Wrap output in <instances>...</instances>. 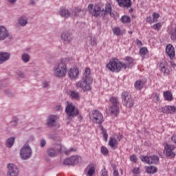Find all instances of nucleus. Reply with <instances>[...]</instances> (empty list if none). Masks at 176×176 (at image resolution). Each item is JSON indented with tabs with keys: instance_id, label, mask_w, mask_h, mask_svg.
Masks as SVG:
<instances>
[{
	"instance_id": "39",
	"label": "nucleus",
	"mask_w": 176,
	"mask_h": 176,
	"mask_svg": "<svg viewBox=\"0 0 176 176\" xmlns=\"http://www.w3.org/2000/svg\"><path fill=\"white\" fill-rule=\"evenodd\" d=\"M94 173H96V168H94V166H91L87 173L88 175L93 176Z\"/></svg>"
},
{
	"instance_id": "4",
	"label": "nucleus",
	"mask_w": 176,
	"mask_h": 176,
	"mask_svg": "<svg viewBox=\"0 0 176 176\" xmlns=\"http://www.w3.org/2000/svg\"><path fill=\"white\" fill-rule=\"evenodd\" d=\"M78 114L79 110L76 109L72 103H68L67 106V120H72Z\"/></svg>"
},
{
	"instance_id": "47",
	"label": "nucleus",
	"mask_w": 176,
	"mask_h": 176,
	"mask_svg": "<svg viewBox=\"0 0 176 176\" xmlns=\"http://www.w3.org/2000/svg\"><path fill=\"white\" fill-rule=\"evenodd\" d=\"M101 173V176H108V171H107L105 168L102 170Z\"/></svg>"
},
{
	"instance_id": "61",
	"label": "nucleus",
	"mask_w": 176,
	"mask_h": 176,
	"mask_svg": "<svg viewBox=\"0 0 176 176\" xmlns=\"http://www.w3.org/2000/svg\"><path fill=\"white\" fill-rule=\"evenodd\" d=\"M111 167H112V168L114 170V171H115V170H116V164H111Z\"/></svg>"
},
{
	"instance_id": "26",
	"label": "nucleus",
	"mask_w": 176,
	"mask_h": 176,
	"mask_svg": "<svg viewBox=\"0 0 176 176\" xmlns=\"http://www.w3.org/2000/svg\"><path fill=\"white\" fill-rule=\"evenodd\" d=\"M164 97L167 101H173V94L170 91H166L164 92Z\"/></svg>"
},
{
	"instance_id": "25",
	"label": "nucleus",
	"mask_w": 176,
	"mask_h": 176,
	"mask_svg": "<svg viewBox=\"0 0 176 176\" xmlns=\"http://www.w3.org/2000/svg\"><path fill=\"white\" fill-rule=\"evenodd\" d=\"M118 140L116 138H111L109 141V145L113 149H116L118 148Z\"/></svg>"
},
{
	"instance_id": "45",
	"label": "nucleus",
	"mask_w": 176,
	"mask_h": 176,
	"mask_svg": "<svg viewBox=\"0 0 176 176\" xmlns=\"http://www.w3.org/2000/svg\"><path fill=\"white\" fill-rule=\"evenodd\" d=\"M60 38L62 41H63V42L65 43V41H67V32H63L61 34Z\"/></svg>"
},
{
	"instance_id": "12",
	"label": "nucleus",
	"mask_w": 176,
	"mask_h": 176,
	"mask_svg": "<svg viewBox=\"0 0 176 176\" xmlns=\"http://www.w3.org/2000/svg\"><path fill=\"white\" fill-rule=\"evenodd\" d=\"M67 16H72V17H83V16L86 14V11L79 8H74V9L72 11H67Z\"/></svg>"
},
{
	"instance_id": "18",
	"label": "nucleus",
	"mask_w": 176,
	"mask_h": 176,
	"mask_svg": "<svg viewBox=\"0 0 176 176\" xmlns=\"http://www.w3.org/2000/svg\"><path fill=\"white\" fill-rule=\"evenodd\" d=\"M9 36V32L4 26H0V41H5Z\"/></svg>"
},
{
	"instance_id": "52",
	"label": "nucleus",
	"mask_w": 176,
	"mask_h": 176,
	"mask_svg": "<svg viewBox=\"0 0 176 176\" xmlns=\"http://www.w3.org/2000/svg\"><path fill=\"white\" fill-rule=\"evenodd\" d=\"M10 125L12 126V127L17 126V120L11 121Z\"/></svg>"
},
{
	"instance_id": "16",
	"label": "nucleus",
	"mask_w": 176,
	"mask_h": 176,
	"mask_svg": "<svg viewBox=\"0 0 176 176\" xmlns=\"http://www.w3.org/2000/svg\"><path fill=\"white\" fill-rule=\"evenodd\" d=\"M68 76L71 80H76L79 76V69L76 67H72L69 70Z\"/></svg>"
},
{
	"instance_id": "44",
	"label": "nucleus",
	"mask_w": 176,
	"mask_h": 176,
	"mask_svg": "<svg viewBox=\"0 0 176 176\" xmlns=\"http://www.w3.org/2000/svg\"><path fill=\"white\" fill-rule=\"evenodd\" d=\"M100 151L102 155H108V148H107L105 146H102L100 148Z\"/></svg>"
},
{
	"instance_id": "36",
	"label": "nucleus",
	"mask_w": 176,
	"mask_h": 176,
	"mask_svg": "<svg viewBox=\"0 0 176 176\" xmlns=\"http://www.w3.org/2000/svg\"><path fill=\"white\" fill-rule=\"evenodd\" d=\"M121 21L122 23H131V18L127 15L122 16L121 18Z\"/></svg>"
},
{
	"instance_id": "15",
	"label": "nucleus",
	"mask_w": 176,
	"mask_h": 176,
	"mask_svg": "<svg viewBox=\"0 0 176 176\" xmlns=\"http://www.w3.org/2000/svg\"><path fill=\"white\" fill-rule=\"evenodd\" d=\"M166 55L170 58V60H174L175 57V48L171 44H168L166 47Z\"/></svg>"
},
{
	"instance_id": "53",
	"label": "nucleus",
	"mask_w": 176,
	"mask_h": 176,
	"mask_svg": "<svg viewBox=\"0 0 176 176\" xmlns=\"http://www.w3.org/2000/svg\"><path fill=\"white\" fill-rule=\"evenodd\" d=\"M67 42H71L72 41V33H69V36H67Z\"/></svg>"
},
{
	"instance_id": "22",
	"label": "nucleus",
	"mask_w": 176,
	"mask_h": 176,
	"mask_svg": "<svg viewBox=\"0 0 176 176\" xmlns=\"http://www.w3.org/2000/svg\"><path fill=\"white\" fill-rule=\"evenodd\" d=\"M10 58V54L8 52H0V64H3L4 61H8Z\"/></svg>"
},
{
	"instance_id": "17",
	"label": "nucleus",
	"mask_w": 176,
	"mask_h": 176,
	"mask_svg": "<svg viewBox=\"0 0 176 176\" xmlns=\"http://www.w3.org/2000/svg\"><path fill=\"white\" fill-rule=\"evenodd\" d=\"M160 71L162 72L164 75H170V69H168V66L167 65V63L166 61L162 60L160 63Z\"/></svg>"
},
{
	"instance_id": "21",
	"label": "nucleus",
	"mask_w": 176,
	"mask_h": 176,
	"mask_svg": "<svg viewBox=\"0 0 176 176\" xmlns=\"http://www.w3.org/2000/svg\"><path fill=\"white\" fill-rule=\"evenodd\" d=\"M164 113H174L176 111V108L174 106H165L162 109Z\"/></svg>"
},
{
	"instance_id": "8",
	"label": "nucleus",
	"mask_w": 176,
	"mask_h": 176,
	"mask_svg": "<svg viewBox=\"0 0 176 176\" xmlns=\"http://www.w3.org/2000/svg\"><path fill=\"white\" fill-rule=\"evenodd\" d=\"M121 97L123 105L126 108H131L134 105V100L131 98L129 92H123Z\"/></svg>"
},
{
	"instance_id": "14",
	"label": "nucleus",
	"mask_w": 176,
	"mask_h": 176,
	"mask_svg": "<svg viewBox=\"0 0 176 176\" xmlns=\"http://www.w3.org/2000/svg\"><path fill=\"white\" fill-rule=\"evenodd\" d=\"M82 162V158L78 155H73L67 160V166H75Z\"/></svg>"
},
{
	"instance_id": "35",
	"label": "nucleus",
	"mask_w": 176,
	"mask_h": 176,
	"mask_svg": "<svg viewBox=\"0 0 176 176\" xmlns=\"http://www.w3.org/2000/svg\"><path fill=\"white\" fill-rule=\"evenodd\" d=\"M108 13H109L110 16H112V8L109 6H106V9L103 12V16L108 14Z\"/></svg>"
},
{
	"instance_id": "7",
	"label": "nucleus",
	"mask_w": 176,
	"mask_h": 176,
	"mask_svg": "<svg viewBox=\"0 0 176 176\" xmlns=\"http://www.w3.org/2000/svg\"><path fill=\"white\" fill-rule=\"evenodd\" d=\"M88 9L92 16L94 17H98V16H104V8H101L100 6L96 5L93 8V4L88 6Z\"/></svg>"
},
{
	"instance_id": "49",
	"label": "nucleus",
	"mask_w": 176,
	"mask_h": 176,
	"mask_svg": "<svg viewBox=\"0 0 176 176\" xmlns=\"http://www.w3.org/2000/svg\"><path fill=\"white\" fill-rule=\"evenodd\" d=\"M40 145L41 148H44V146L46 145V140L42 139L40 142Z\"/></svg>"
},
{
	"instance_id": "46",
	"label": "nucleus",
	"mask_w": 176,
	"mask_h": 176,
	"mask_svg": "<svg viewBox=\"0 0 176 176\" xmlns=\"http://www.w3.org/2000/svg\"><path fill=\"white\" fill-rule=\"evenodd\" d=\"M131 162H133V163H137V161L138 160V158L137 157V155H131L130 157Z\"/></svg>"
},
{
	"instance_id": "30",
	"label": "nucleus",
	"mask_w": 176,
	"mask_h": 176,
	"mask_svg": "<svg viewBox=\"0 0 176 176\" xmlns=\"http://www.w3.org/2000/svg\"><path fill=\"white\" fill-rule=\"evenodd\" d=\"M146 172L148 174H155V173H157V168L156 166H148L146 169Z\"/></svg>"
},
{
	"instance_id": "58",
	"label": "nucleus",
	"mask_w": 176,
	"mask_h": 176,
	"mask_svg": "<svg viewBox=\"0 0 176 176\" xmlns=\"http://www.w3.org/2000/svg\"><path fill=\"white\" fill-rule=\"evenodd\" d=\"M113 176H119V172L116 170H113Z\"/></svg>"
},
{
	"instance_id": "55",
	"label": "nucleus",
	"mask_w": 176,
	"mask_h": 176,
	"mask_svg": "<svg viewBox=\"0 0 176 176\" xmlns=\"http://www.w3.org/2000/svg\"><path fill=\"white\" fill-rule=\"evenodd\" d=\"M47 86H49V83L46 81H44L43 82V87L45 89V88L47 87Z\"/></svg>"
},
{
	"instance_id": "57",
	"label": "nucleus",
	"mask_w": 176,
	"mask_h": 176,
	"mask_svg": "<svg viewBox=\"0 0 176 176\" xmlns=\"http://www.w3.org/2000/svg\"><path fill=\"white\" fill-rule=\"evenodd\" d=\"M136 44L139 46H142V41L140 40H136Z\"/></svg>"
},
{
	"instance_id": "48",
	"label": "nucleus",
	"mask_w": 176,
	"mask_h": 176,
	"mask_svg": "<svg viewBox=\"0 0 176 176\" xmlns=\"http://www.w3.org/2000/svg\"><path fill=\"white\" fill-rule=\"evenodd\" d=\"M160 98H159V94H155V96H154V98H153V101L155 102H159V101H160Z\"/></svg>"
},
{
	"instance_id": "34",
	"label": "nucleus",
	"mask_w": 176,
	"mask_h": 176,
	"mask_svg": "<svg viewBox=\"0 0 176 176\" xmlns=\"http://www.w3.org/2000/svg\"><path fill=\"white\" fill-rule=\"evenodd\" d=\"M126 67H129L130 68H131V67H133V58L131 57H126Z\"/></svg>"
},
{
	"instance_id": "63",
	"label": "nucleus",
	"mask_w": 176,
	"mask_h": 176,
	"mask_svg": "<svg viewBox=\"0 0 176 176\" xmlns=\"http://www.w3.org/2000/svg\"><path fill=\"white\" fill-rule=\"evenodd\" d=\"M60 109H61V106L56 107V110L60 111Z\"/></svg>"
},
{
	"instance_id": "51",
	"label": "nucleus",
	"mask_w": 176,
	"mask_h": 176,
	"mask_svg": "<svg viewBox=\"0 0 176 176\" xmlns=\"http://www.w3.org/2000/svg\"><path fill=\"white\" fill-rule=\"evenodd\" d=\"M133 174H140V168H134L133 169Z\"/></svg>"
},
{
	"instance_id": "20",
	"label": "nucleus",
	"mask_w": 176,
	"mask_h": 176,
	"mask_svg": "<svg viewBox=\"0 0 176 176\" xmlns=\"http://www.w3.org/2000/svg\"><path fill=\"white\" fill-rule=\"evenodd\" d=\"M119 6L121 8H130L131 6V0H116Z\"/></svg>"
},
{
	"instance_id": "23",
	"label": "nucleus",
	"mask_w": 176,
	"mask_h": 176,
	"mask_svg": "<svg viewBox=\"0 0 176 176\" xmlns=\"http://www.w3.org/2000/svg\"><path fill=\"white\" fill-rule=\"evenodd\" d=\"M111 115L113 116H117L118 113L119 112V106L111 105L109 109Z\"/></svg>"
},
{
	"instance_id": "5",
	"label": "nucleus",
	"mask_w": 176,
	"mask_h": 176,
	"mask_svg": "<svg viewBox=\"0 0 176 176\" xmlns=\"http://www.w3.org/2000/svg\"><path fill=\"white\" fill-rule=\"evenodd\" d=\"M20 155L23 160H28L32 156V150L28 144H25L20 151Z\"/></svg>"
},
{
	"instance_id": "19",
	"label": "nucleus",
	"mask_w": 176,
	"mask_h": 176,
	"mask_svg": "<svg viewBox=\"0 0 176 176\" xmlns=\"http://www.w3.org/2000/svg\"><path fill=\"white\" fill-rule=\"evenodd\" d=\"M57 116H50L47 120V124L50 127H54L57 121Z\"/></svg>"
},
{
	"instance_id": "50",
	"label": "nucleus",
	"mask_w": 176,
	"mask_h": 176,
	"mask_svg": "<svg viewBox=\"0 0 176 176\" xmlns=\"http://www.w3.org/2000/svg\"><path fill=\"white\" fill-rule=\"evenodd\" d=\"M76 148L72 147L69 150L67 151V153H71V152H76Z\"/></svg>"
},
{
	"instance_id": "43",
	"label": "nucleus",
	"mask_w": 176,
	"mask_h": 176,
	"mask_svg": "<svg viewBox=\"0 0 176 176\" xmlns=\"http://www.w3.org/2000/svg\"><path fill=\"white\" fill-rule=\"evenodd\" d=\"M113 32L115 35H120V28H115L113 29Z\"/></svg>"
},
{
	"instance_id": "10",
	"label": "nucleus",
	"mask_w": 176,
	"mask_h": 176,
	"mask_svg": "<svg viewBox=\"0 0 176 176\" xmlns=\"http://www.w3.org/2000/svg\"><path fill=\"white\" fill-rule=\"evenodd\" d=\"M61 151H63V146L61 144H56L54 148H50L47 151V153L50 157H54L58 155V153H61Z\"/></svg>"
},
{
	"instance_id": "3",
	"label": "nucleus",
	"mask_w": 176,
	"mask_h": 176,
	"mask_svg": "<svg viewBox=\"0 0 176 176\" xmlns=\"http://www.w3.org/2000/svg\"><path fill=\"white\" fill-rule=\"evenodd\" d=\"M107 68H108L111 72H119L121 69H126L127 66L126 63L119 62V60L115 59L110 60L107 65Z\"/></svg>"
},
{
	"instance_id": "33",
	"label": "nucleus",
	"mask_w": 176,
	"mask_h": 176,
	"mask_svg": "<svg viewBox=\"0 0 176 176\" xmlns=\"http://www.w3.org/2000/svg\"><path fill=\"white\" fill-rule=\"evenodd\" d=\"M110 102L112 104V105H115L116 107H119V100H118V98L116 97H112L110 99Z\"/></svg>"
},
{
	"instance_id": "41",
	"label": "nucleus",
	"mask_w": 176,
	"mask_h": 176,
	"mask_svg": "<svg viewBox=\"0 0 176 176\" xmlns=\"http://www.w3.org/2000/svg\"><path fill=\"white\" fill-rule=\"evenodd\" d=\"M153 30L159 31V30H160V28H162V23H155V25H153Z\"/></svg>"
},
{
	"instance_id": "6",
	"label": "nucleus",
	"mask_w": 176,
	"mask_h": 176,
	"mask_svg": "<svg viewBox=\"0 0 176 176\" xmlns=\"http://www.w3.org/2000/svg\"><path fill=\"white\" fill-rule=\"evenodd\" d=\"M89 119L98 124H101V123L104 122V117L98 110H94L92 113L89 114Z\"/></svg>"
},
{
	"instance_id": "59",
	"label": "nucleus",
	"mask_w": 176,
	"mask_h": 176,
	"mask_svg": "<svg viewBox=\"0 0 176 176\" xmlns=\"http://www.w3.org/2000/svg\"><path fill=\"white\" fill-rule=\"evenodd\" d=\"M122 135H118L117 136V139L118 140V141H120V140H122Z\"/></svg>"
},
{
	"instance_id": "42",
	"label": "nucleus",
	"mask_w": 176,
	"mask_h": 176,
	"mask_svg": "<svg viewBox=\"0 0 176 176\" xmlns=\"http://www.w3.org/2000/svg\"><path fill=\"white\" fill-rule=\"evenodd\" d=\"M153 22L156 23V21H157V19H159V17H160V14H159V13L154 12L153 14Z\"/></svg>"
},
{
	"instance_id": "64",
	"label": "nucleus",
	"mask_w": 176,
	"mask_h": 176,
	"mask_svg": "<svg viewBox=\"0 0 176 176\" xmlns=\"http://www.w3.org/2000/svg\"><path fill=\"white\" fill-rule=\"evenodd\" d=\"M63 164H65V165H67V160H64Z\"/></svg>"
},
{
	"instance_id": "13",
	"label": "nucleus",
	"mask_w": 176,
	"mask_h": 176,
	"mask_svg": "<svg viewBox=\"0 0 176 176\" xmlns=\"http://www.w3.org/2000/svg\"><path fill=\"white\" fill-rule=\"evenodd\" d=\"M8 170L7 176H19V173H20L19 168L13 164H9L8 165Z\"/></svg>"
},
{
	"instance_id": "37",
	"label": "nucleus",
	"mask_w": 176,
	"mask_h": 176,
	"mask_svg": "<svg viewBox=\"0 0 176 176\" xmlns=\"http://www.w3.org/2000/svg\"><path fill=\"white\" fill-rule=\"evenodd\" d=\"M100 129L102 131V135L104 141H108V133H107V130L104 129V127L102 126H100Z\"/></svg>"
},
{
	"instance_id": "60",
	"label": "nucleus",
	"mask_w": 176,
	"mask_h": 176,
	"mask_svg": "<svg viewBox=\"0 0 176 176\" xmlns=\"http://www.w3.org/2000/svg\"><path fill=\"white\" fill-rule=\"evenodd\" d=\"M16 1L17 0H8L10 3H15Z\"/></svg>"
},
{
	"instance_id": "32",
	"label": "nucleus",
	"mask_w": 176,
	"mask_h": 176,
	"mask_svg": "<svg viewBox=\"0 0 176 176\" xmlns=\"http://www.w3.org/2000/svg\"><path fill=\"white\" fill-rule=\"evenodd\" d=\"M21 58H22V60L23 61V63H28L30 61L31 57H30V55H28V54L24 53L22 54Z\"/></svg>"
},
{
	"instance_id": "40",
	"label": "nucleus",
	"mask_w": 176,
	"mask_h": 176,
	"mask_svg": "<svg viewBox=\"0 0 176 176\" xmlns=\"http://www.w3.org/2000/svg\"><path fill=\"white\" fill-rule=\"evenodd\" d=\"M146 53H148V49L146 47H142L140 49V54H141V56H145Z\"/></svg>"
},
{
	"instance_id": "24",
	"label": "nucleus",
	"mask_w": 176,
	"mask_h": 176,
	"mask_svg": "<svg viewBox=\"0 0 176 176\" xmlns=\"http://www.w3.org/2000/svg\"><path fill=\"white\" fill-rule=\"evenodd\" d=\"M68 95L73 100H79L80 98V94L76 91H68Z\"/></svg>"
},
{
	"instance_id": "27",
	"label": "nucleus",
	"mask_w": 176,
	"mask_h": 176,
	"mask_svg": "<svg viewBox=\"0 0 176 176\" xmlns=\"http://www.w3.org/2000/svg\"><path fill=\"white\" fill-rule=\"evenodd\" d=\"M28 23V21L27 20V17L25 16H21L19 19V24H20L21 27H24L25 25H27Z\"/></svg>"
},
{
	"instance_id": "38",
	"label": "nucleus",
	"mask_w": 176,
	"mask_h": 176,
	"mask_svg": "<svg viewBox=\"0 0 176 176\" xmlns=\"http://www.w3.org/2000/svg\"><path fill=\"white\" fill-rule=\"evenodd\" d=\"M59 14H60L61 17H65V16H67V9L65 7L60 8Z\"/></svg>"
},
{
	"instance_id": "11",
	"label": "nucleus",
	"mask_w": 176,
	"mask_h": 176,
	"mask_svg": "<svg viewBox=\"0 0 176 176\" xmlns=\"http://www.w3.org/2000/svg\"><path fill=\"white\" fill-rule=\"evenodd\" d=\"M174 149H175V146L171 144H166L164 146V152H166V157H169L170 159H174L175 157V153L174 152Z\"/></svg>"
},
{
	"instance_id": "28",
	"label": "nucleus",
	"mask_w": 176,
	"mask_h": 176,
	"mask_svg": "<svg viewBox=\"0 0 176 176\" xmlns=\"http://www.w3.org/2000/svg\"><path fill=\"white\" fill-rule=\"evenodd\" d=\"M13 144H14V137L8 138L6 142V145L8 146V148H12V146H13Z\"/></svg>"
},
{
	"instance_id": "29",
	"label": "nucleus",
	"mask_w": 176,
	"mask_h": 176,
	"mask_svg": "<svg viewBox=\"0 0 176 176\" xmlns=\"http://www.w3.org/2000/svg\"><path fill=\"white\" fill-rule=\"evenodd\" d=\"M144 87V82L142 80H138L135 82V88L137 90H141Z\"/></svg>"
},
{
	"instance_id": "62",
	"label": "nucleus",
	"mask_w": 176,
	"mask_h": 176,
	"mask_svg": "<svg viewBox=\"0 0 176 176\" xmlns=\"http://www.w3.org/2000/svg\"><path fill=\"white\" fill-rule=\"evenodd\" d=\"M78 119L80 121V120H82L83 119V117L80 115V116H78Z\"/></svg>"
},
{
	"instance_id": "56",
	"label": "nucleus",
	"mask_w": 176,
	"mask_h": 176,
	"mask_svg": "<svg viewBox=\"0 0 176 176\" xmlns=\"http://www.w3.org/2000/svg\"><path fill=\"white\" fill-rule=\"evenodd\" d=\"M91 41L90 44H91L92 46H94V45H96V41L94 40V39L91 38Z\"/></svg>"
},
{
	"instance_id": "2",
	"label": "nucleus",
	"mask_w": 176,
	"mask_h": 176,
	"mask_svg": "<svg viewBox=\"0 0 176 176\" xmlns=\"http://www.w3.org/2000/svg\"><path fill=\"white\" fill-rule=\"evenodd\" d=\"M67 74V58L60 60L54 67V75L56 78H64Z\"/></svg>"
},
{
	"instance_id": "54",
	"label": "nucleus",
	"mask_w": 176,
	"mask_h": 176,
	"mask_svg": "<svg viewBox=\"0 0 176 176\" xmlns=\"http://www.w3.org/2000/svg\"><path fill=\"white\" fill-rule=\"evenodd\" d=\"M146 21H147V23H149L150 24H152V23H155V22H153V21H152V19L151 18V16H148L146 18Z\"/></svg>"
},
{
	"instance_id": "31",
	"label": "nucleus",
	"mask_w": 176,
	"mask_h": 176,
	"mask_svg": "<svg viewBox=\"0 0 176 176\" xmlns=\"http://www.w3.org/2000/svg\"><path fill=\"white\" fill-rule=\"evenodd\" d=\"M169 34H170V38L173 41H175L176 39V29L174 28H172L170 31Z\"/></svg>"
},
{
	"instance_id": "9",
	"label": "nucleus",
	"mask_w": 176,
	"mask_h": 176,
	"mask_svg": "<svg viewBox=\"0 0 176 176\" xmlns=\"http://www.w3.org/2000/svg\"><path fill=\"white\" fill-rule=\"evenodd\" d=\"M140 159L142 162L147 163V164H157L159 163V157L157 155L144 156L141 155Z\"/></svg>"
},
{
	"instance_id": "1",
	"label": "nucleus",
	"mask_w": 176,
	"mask_h": 176,
	"mask_svg": "<svg viewBox=\"0 0 176 176\" xmlns=\"http://www.w3.org/2000/svg\"><path fill=\"white\" fill-rule=\"evenodd\" d=\"M90 68L87 67L82 76V81H78L76 84L77 89L82 88L84 91L91 90L90 85L93 83V78L90 76Z\"/></svg>"
}]
</instances>
